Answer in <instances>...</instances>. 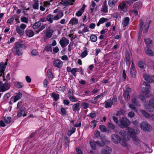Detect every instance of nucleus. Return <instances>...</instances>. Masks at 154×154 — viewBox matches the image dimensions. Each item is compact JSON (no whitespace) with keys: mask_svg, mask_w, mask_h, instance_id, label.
I'll list each match as a JSON object with an SVG mask.
<instances>
[{"mask_svg":"<svg viewBox=\"0 0 154 154\" xmlns=\"http://www.w3.org/2000/svg\"><path fill=\"white\" fill-rule=\"evenodd\" d=\"M138 98L139 99H141V100L143 102H145L146 101V99L145 97L142 95H139L138 96Z\"/></svg>","mask_w":154,"mask_h":154,"instance_id":"bf43d9fd","label":"nucleus"},{"mask_svg":"<svg viewBox=\"0 0 154 154\" xmlns=\"http://www.w3.org/2000/svg\"><path fill=\"white\" fill-rule=\"evenodd\" d=\"M145 51L146 54L150 56H152L154 55V53L152 50L149 48L145 49Z\"/></svg>","mask_w":154,"mask_h":154,"instance_id":"5701e85b","label":"nucleus"},{"mask_svg":"<svg viewBox=\"0 0 154 154\" xmlns=\"http://www.w3.org/2000/svg\"><path fill=\"white\" fill-rule=\"evenodd\" d=\"M41 25V23L40 21H38L35 23L32 26V27L34 29H37Z\"/></svg>","mask_w":154,"mask_h":154,"instance_id":"a19ab883","label":"nucleus"},{"mask_svg":"<svg viewBox=\"0 0 154 154\" xmlns=\"http://www.w3.org/2000/svg\"><path fill=\"white\" fill-rule=\"evenodd\" d=\"M26 35L27 36L31 37H32L34 35V32L32 30H28L26 31Z\"/></svg>","mask_w":154,"mask_h":154,"instance_id":"cd10ccee","label":"nucleus"},{"mask_svg":"<svg viewBox=\"0 0 154 154\" xmlns=\"http://www.w3.org/2000/svg\"><path fill=\"white\" fill-rule=\"evenodd\" d=\"M131 92V89L129 88H126L125 91L123 93V96L126 100H128L130 98L129 94Z\"/></svg>","mask_w":154,"mask_h":154,"instance_id":"9b49d317","label":"nucleus"},{"mask_svg":"<svg viewBox=\"0 0 154 154\" xmlns=\"http://www.w3.org/2000/svg\"><path fill=\"white\" fill-rule=\"evenodd\" d=\"M108 20V19L104 17H102L100 19L97 24V26H99L100 24H102Z\"/></svg>","mask_w":154,"mask_h":154,"instance_id":"a878e982","label":"nucleus"},{"mask_svg":"<svg viewBox=\"0 0 154 154\" xmlns=\"http://www.w3.org/2000/svg\"><path fill=\"white\" fill-rule=\"evenodd\" d=\"M36 1L35 2L32 6L33 8L35 9H38V2L37 0H35Z\"/></svg>","mask_w":154,"mask_h":154,"instance_id":"49530a36","label":"nucleus"},{"mask_svg":"<svg viewBox=\"0 0 154 154\" xmlns=\"http://www.w3.org/2000/svg\"><path fill=\"white\" fill-rule=\"evenodd\" d=\"M111 138L112 142L115 143H119L121 140V139L119 136L116 134H113L112 135Z\"/></svg>","mask_w":154,"mask_h":154,"instance_id":"9d476101","label":"nucleus"},{"mask_svg":"<svg viewBox=\"0 0 154 154\" xmlns=\"http://www.w3.org/2000/svg\"><path fill=\"white\" fill-rule=\"evenodd\" d=\"M47 21L50 23H52L53 22V15L51 14H48L46 17Z\"/></svg>","mask_w":154,"mask_h":154,"instance_id":"c85d7f7f","label":"nucleus"},{"mask_svg":"<svg viewBox=\"0 0 154 154\" xmlns=\"http://www.w3.org/2000/svg\"><path fill=\"white\" fill-rule=\"evenodd\" d=\"M78 23V20L75 17H73L71 18L69 21V23L73 25H76Z\"/></svg>","mask_w":154,"mask_h":154,"instance_id":"393cba45","label":"nucleus"},{"mask_svg":"<svg viewBox=\"0 0 154 154\" xmlns=\"http://www.w3.org/2000/svg\"><path fill=\"white\" fill-rule=\"evenodd\" d=\"M5 122L7 124L9 123L11 121V117H8L7 118L4 119Z\"/></svg>","mask_w":154,"mask_h":154,"instance_id":"0e129e2a","label":"nucleus"},{"mask_svg":"<svg viewBox=\"0 0 154 154\" xmlns=\"http://www.w3.org/2000/svg\"><path fill=\"white\" fill-rule=\"evenodd\" d=\"M130 19L128 17H126L122 21V24L123 27L126 26L128 24Z\"/></svg>","mask_w":154,"mask_h":154,"instance_id":"b1692460","label":"nucleus"},{"mask_svg":"<svg viewBox=\"0 0 154 154\" xmlns=\"http://www.w3.org/2000/svg\"><path fill=\"white\" fill-rule=\"evenodd\" d=\"M22 94L20 92H19L18 93H17L14 98L13 102L15 103L20 99L22 97Z\"/></svg>","mask_w":154,"mask_h":154,"instance_id":"a211bd4d","label":"nucleus"},{"mask_svg":"<svg viewBox=\"0 0 154 154\" xmlns=\"http://www.w3.org/2000/svg\"><path fill=\"white\" fill-rule=\"evenodd\" d=\"M52 97L54 98V100L55 101H57L59 99V94L54 92L51 93Z\"/></svg>","mask_w":154,"mask_h":154,"instance_id":"f704fd0d","label":"nucleus"},{"mask_svg":"<svg viewBox=\"0 0 154 154\" xmlns=\"http://www.w3.org/2000/svg\"><path fill=\"white\" fill-rule=\"evenodd\" d=\"M143 77L144 79L149 83H152L153 82V80L151 76L145 74L143 75Z\"/></svg>","mask_w":154,"mask_h":154,"instance_id":"aec40b11","label":"nucleus"},{"mask_svg":"<svg viewBox=\"0 0 154 154\" xmlns=\"http://www.w3.org/2000/svg\"><path fill=\"white\" fill-rule=\"evenodd\" d=\"M26 113H25V110L24 109H21L20 112L18 113L17 116L18 117H20L21 116H26Z\"/></svg>","mask_w":154,"mask_h":154,"instance_id":"c756f323","label":"nucleus"},{"mask_svg":"<svg viewBox=\"0 0 154 154\" xmlns=\"http://www.w3.org/2000/svg\"><path fill=\"white\" fill-rule=\"evenodd\" d=\"M125 57L126 60H131L130 54L128 52H126Z\"/></svg>","mask_w":154,"mask_h":154,"instance_id":"052dcab7","label":"nucleus"},{"mask_svg":"<svg viewBox=\"0 0 154 154\" xmlns=\"http://www.w3.org/2000/svg\"><path fill=\"white\" fill-rule=\"evenodd\" d=\"M149 103L150 106L154 108V99L150 100L149 101Z\"/></svg>","mask_w":154,"mask_h":154,"instance_id":"e2e57ef3","label":"nucleus"},{"mask_svg":"<svg viewBox=\"0 0 154 154\" xmlns=\"http://www.w3.org/2000/svg\"><path fill=\"white\" fill-rule=\"evenodd\" d=\"M142 6V3L141 2H137L134 3L133 8L134 9L139 10L141 8Z\"/></svg>","mask_w":154,"mask_h":154,"instance_id":"dca6fc26","label":"nucleus"},{"mask_svg":"<svg viewBox=\"0 0 154 154\" xmlns=\"http://www.w3.org/2000/svg\"><path fill=\"white\" fill-rule=\"evenodd\" d=\"M8 60V59H6V62L5 63L3 62H1L0 63V69L2 70V72H4L6 68V66L7 65V62Z\"/></svg>","mask_w":154,"mask_h":154,"instance_id":"6ab92c4d","label":"nucleus"},{"mask_svg":"<svg viewBox=\"0 0 154 154\" xmlns=\"http://www.w3.org/2000/svg\"><path fill=\"white\" fill-rule=\"evenodd\" d=\"M103 97V94H101L100 95H98L94 97V100H97L99 99H102Z\"/></svg>","mask_w":154,"mask_h":154,"instance_id":"4d7b16f0","label":"nucleus"},{"mask_svg":"<svg viewBox=\"0 0 154 154\" xmlns=\"http://www.w3.org/2000/svg\"><path fill=\"white\" fill-rule=\"evenodd\" d=\"M130 74L132 77L133 78H135L136 76V70L134 65L133 62H132L130 68Z\"/></svg>","mask_w":154,"mask_h":154,"instance_id":"ddd939ff","label":"nucleus"},{"mask_svg":"<svg viewBox=\"0 0 154 154\" xmlns=\"http://www.w3.org/2000/svg\"><path fill=\"white\" fill-rule=\"evenodd\" d=\"M80 105V103H75L72 106V109L75 112H76L77 110H79L80 109L79 107Z\"/></svg>","mask_w":154,"mask_h":154,"instance_id":"2f4dec72","label":"nucleus"},{"mask_svg":"<svg viewBox=\"0 0 154 154\" xmlns=\"http://www.w3.org/2000/svg\"><path fill=\"white\" fill-rule=\"evenodd\" d=\"M53 64L55 67L60 68L63 66V62L60 59L54 60L53 61Z\"/></svg>","mask_w":154,"mask_h":154,"instance_id":"f8f14e48","label":"nucleus"},{"mask_svg":"<svg viewBox=\"0 0 154 154\" xmlns=\"http://www.w3.org/2000/svg\"><path fill=\"white\" fill-rule=\"evenodd\" d=\"M75 1L74 0H65L63 1V5L65 6H67L70 5H72L73 2Z\"/></svg>","mask_w":154,"mask_h":154,"instance_id":"f3484780","label":"nucleus"},{"mask_svg":"<svg viewBox=\"0 0 154 154\" xmlns=\"http://www.w3.org/2000/svg\"><path fill=\"white\" fill-rule=\"evenodd\" d=\"M26 49V46L19 42H17L15 44V47L12 49V51L14 54L20 56L21 55L23 52L21 48Z\"/></svg>","mask_w":154,"mask_h":154,"instance_id":"f03ea898","label":"nucleus"},{"mask_svg":"<svg viewBox=\"0 0 154 154\" xmlns=\"http://www.w3.org/2000/svg\"><path fill=\"white\" fill-rule=\"evenodd\" d=\"M129 107L132 110H134L135 112L137 111L135 107L133 104H130L129 105Z\"/></svg>","mask_w":154,"mask_h":154,"instance_id":"69168bd1","label":"nucleus"},{"mask_svg":"<svg viewBox=\"0 0 154 154\" xmlns=\"http://www.w3.org/2000/svg\"><path fill=\"white\" fill-rule=\"evenodd\" d=\"M85 51L82 53L81 57L82 58L85 57L88 54L87 49L86 47H84Z\"/></svg>","mask_w":154,"mask_h":154,"instance_id":"4c0bfd02","label":"nucleus"},{"mask_svg":"<svg viewBox=\"0 0 154 154\" xmlns=\"http://www.w3.org/2000/svg\"><path fill=\"white\" fill-rule=\"evenodd\" d=\"M145 65V64L142 61H139L138 63V65L140 68H143Z\"/></svg>","mask_w":154,"mask_h":154,"instance_id":"8fccbe9b","label":"nucleus"},{"mask_svg":"<svg viewBox=\"0 0 154 154\" xmlns=\"http://www.w3.org/2000/svg\"><path fill=\"white\" fill-rule=\"evenodd\" d=\"M79 69L77 68H73L72 69L71 73L75 77H76L77 75L76 72H78Z\"/></svg>","mask_w":154,"mask_h":154,"instance_id":"e433bc0d","label":"nucleus"},{"mask_svg":"<svg viewBox=\"0 0 154 154\" xmlns=\"http://www.w3.org/2000/svg\"><path fill=\"white\" fill-rule=\"evenodd\" d=\"M112 149L111 148L107 146L103 148L101 150V154H110L112 152Z\"/></svg>","mask_w":154,"mask_h":154,"instance_id":"2eb2a0df","label":"nucleus"},{"mask_svg":"<svg viewBox=\"0 0 154 154\" xmlns=\"http://www.w3.org/2000/svg\"><path fill=\"white\" fill-rule=\"evenodd\" d=\"M141 114L146 118L150 119V116L148 113L144 110H140Z\"/></svg>","mask_w":154,"mask_h":154,"instance_id":"bb28decb","label":"nucleus"},{"mask_svg":"<svg viewBox=\"0 0 154 154\" xmlns=\"http://www.w3.org/2000/svg\"><path fill=\"white\" fill-rule=\"evenodd\" d=\"M66 108H64L63 107H62L60 109L61 112V114L63 116H65L66 114Z\"/></svg>","mask_w":154,"mask_h":154,"instance_id":"864d4df0","label":"nucleus"},{"mask_svg":"<svg viewBox=\"0 0 154 154\" xmlns=\"http://www.w3.org/2000/svg\"><path fill=\"white\" fill-rule=\"evenodd\" d=\"M82 107L84 109H86L89 107V105L86 102H82L81 104Z\"/></svg>","mask_w":154,"mask_h":154,"instance_id":"a18cd8bd","label":"nucleus"},{"mask_svg":"<svg viewBox=\"0 0 154 154\" xmlns=\"http://www.w3.org/2000/svg\"><path fill=\"white\" fill-rule=\"evenodd\" d=\"M139 132V130L137 128H128V132L130 136L133 138V142L136 145H138L140 141L136 137V134Z\"/></svg>","mask_w":154,"mask_h":154,"instance_id":"f257e3e1","label":"nucleus"},{"mask_svg":"<svg viewBox=\"0 0 154 154\" xmlns=\"http://www.w3.org/2000/svg\"><path fill=\"white\" fill-rule=\"evenodd\" d=\"M132 103L135 105L137 106H138L139 105L138 102L135 98H133L132 99Z\"/></svg>","mask_w":154,"mask_h":154,"instance_id":"603ef678","label":"nucleus"},{"mask_svg":"<svg viewBox=\"0 0 154 154\" xmlns=\"http://www.w3.org/2000/svg\"><path fill=\"white\" fill-rule=\"evenodd\" d=\"M65 144L66 146L69 145V143H70V140L69 137H66L65 138Z\"/></svg>","mask_w":154,"mask_h":154,"instance_id":"338daca9","label":"nucleus"},{"mask_svg":"<svg viewBox=\"0 0 154 154\" xmlns=\"http://www.w3.org/2000/svg\"><path fill=\"white\" fill-rule=\"evenodd\" d=\"M101 11L102 13H107L108 12L107 5L103 4Z\"/></svg>","mask_w":154,"mask_h":154,"instance_id":"4be33fe9","label":"nucleus"},{"mask_svg":"<svg viewBox=\"0 0 154 154\" xmlns=\"http://www.w3.org/2000/svg\"><path fill=\"white\" fill-rule=\"evenodd\" d=\"M44 50L48 52H52V48L51 45H48L46 46L44 49Z\"/></svg>","mask_w":154,"mask_h":154,"instance_id":"37998d69","label":"nucleus"},{"mask_svg":"<svg viewBox=\"0 0 154 154\" xmlns=\"http://www.w3.org/2000/svg\"><path fill=\"white\" fill-rule=\"evenodd\" d=\"M117 0H111L108 2V5L110 7H113L117 3Z\"/></svg>","mask_w":154,"mask_h":154,"instance_id":"72a5a7b5","label":"nucleus"},{"mask_svg":"<svg viewBox=\"0 0 154 154\" xmlns=\"http://www.w3.org/2000/svg\"><path fill=\"white\" fill-rule=\"evenodd\" d=\"M149 88L145 87L143 88H142L143 93L147 97L148 96H147V94H149Z\"/></svg>","mask_w":154,"mask_h":154,"instance_id":"473e14b6","label":"nucleus"},{"mask_svg":"<svg viewBox=\"0 0 154 154\" xmlns=\"http://www.w3.org/2000/svg\"><path fill=\"white\" fill-rule=\"evenodd\" d=\"M126 6V4L125 3H123L122 5H119L118 6V8L120 9L122 11H123Z\"/></svg>","mask_w":154,"mask_h":154,"instance_id":"6e6d98bb","label":"nucleus"},{"mask_svg":"<svg viewBox=\"0 0 154 154\" xmlns=\"http://www.w3.org/2000/svg\"><path fill=\"white\" fill-rule=\"evenodd\" d=\"M10 85L9 83H3L0 81V91L5 92L8 90L10 88Z\"/></svg>","mask_w":154,"mask_h":154,"instance_id":"423d86ee","label":"nucleus"},{"mask_svg":"<svg viewBox=\"0 0 154 154\" xmlns=\"http://www.w3.org/2000/svg\"><path fill=\"white\" fill-rule=\"evenodd\" d=\"M144 42L146 45H150L152 44V41L149 39H144Z\"/></svg>","mask_w":154,"mask_h":154,"instance_id":"774afa93","label":"nucleus"},{"mask_svg":"<svg viewBox=\"0 0 154 154\" xmlns=\"http://www.w3.org/2000/svg\"><path fill=\"white\" fill-rule=\"evenodd\" d=\"M76 130V128L75 127L72 128L71 129L68 131L67 133V134L68 136H70L72 134L74 133Z\"/></svg>","mask_w":154,"mask_h":154,"instance_id":"58836bf2","label":"nucleus"},{"mask_svg":"<svg viewBox=\"0 0 154 154\" xmlns=\"http://www.w3.org/2000/svg\"><path fill=\"white\" fill-rule=\"evenodd\" d=\"M100 130L103 132H106L107 131V129L105 126L104 125H100L99 126Z\"/></svg>","mask_w":154,"mask_h":154,"instance_id":"c03bdc74","label":"nucleus"},{"mask_svg":"<svg viewBox=\"0 0 154 154\" xmlns=\"http://www.w3.org/2000/svg\"><path fill=\"white\" fill-rule=\"evenodd\" d=\"M150 23V21L149 22H147L144 25L143 21L141 19L140 20L139 23L140 29L139 31V35L142 33V31L143 30V35H146L148 32Z\"/></svg>","mask_w":154,"mask_h":154,"instance_id":"7ed1b4c3","label":"nucleus"},{"mask_svg":"<svg viewBox=\"0 0 154 154\" xmlns=\"http://www.w3.org/2000/svg\"><path fill=\"white\" fill-rule=\"evenodd\" d=\"M54 32V30L51 29V27L48 26L46 29L44 30L43 32L47 37L50 38L52 37Z\"/></svg>","mask_w":154,"mask_h":154,"instance_id":"0eeeda50","label":"nucleus"},{"mask_svg":"<svg viewBox=\"0 0 154 154\" xmlns=\"http://www.w3.org/2000/svg\"><path fill=\"white\" fill-rule=\"evenodd\" d=\"M130 122L125 117H123L119 121V126L121 128H126L130 125Z\"/></svg>","mask_w":154,"mask_h":154,"instance_id":"20e7f679","label":"nucleus"},{"mask_svg":"<svg viewBox=\"0 0 154 154\" xmlns=\"http://www.w3.org/2000/svg\"><path fill=\"white\" fill-rule=\"evenodd\" d=\"M47 75L49 79H52L53 78V75L51 72V69H48L47 71Z\"/></svg>","mask_w":154,"mask_h":154,"instance_id":"79ce46f5","label":"nucleus"},{"mask_svg":"<svg viewBox=\"0 0 154 154\" xmlns=\"http://www.w3.org/2000/svg\"><path fill=\"white\" fill-rule=\"evenodd\" d=\"M69 98L70 100L72 102H75L78 101V100L77 99L75 98L73 96H70V97H69Z\"/></svg>","mask_w":154,"mask_h":154,"instance_id":"680f3d73","label":"nucleus"},{"mask_svg":"<svg viewBox=\"0 0 154 154\" xmlns=\"http://www.w3.org/2000/svg\"><path fill=\"white\" fill-rule=\"evenodd\" d=\"M20 20L22 22H24L26 23H28V19L26 17H21L20 18Z\"/></svg>","mask_w":154,"mask_h":154,"instance_id":"13d9d810","label":"nucleus"},{"mask_svg":"<svg viewBox=\"0 0 154 154\" xmlns=\"http://www.w3.org/2000/svg\"><path fill=\"white\" fill-rule=\"evenodd\" d=\"M145 146H146V152L149 153H151L152 152V149L148 145L145 144Z\"/></svg>","mask_w":154,"mask_h":154,"instance_id":"de8ad7c7","label":"nucleus"},{"mask_svg":"<svg viewBox=\"0 0 154 154\" xmlns=\"http://www.w3.org/2000/svg\"><path fill=\"white\" fill-rule=\"evenodd\" d=\"M141 128L144 131L149 132L152 129V127L151 125L148 123L143 122L140 125Z\"/></svg>","mask_w":154,"mask_h":154,"instance_id":"6e6552de","label":"nucleus"},{"mask_svg":"<svg viewBox=\"0 0 154 154\" xmlns=\"http://www.w3.org/2000/svg\"><path fill=\"white\" fill-rule=\"evenodd\" d=\"M90 144L92 149L95 150L96 149V141H91Z\"/></svg>","mask_w":154,"mask_h":154,"instance_id":"7c9ffc66","label":"nucleus"},{"mask_svg":"<svg viewBox=\"0 0 154 154\" xmlns=\"http://www.w3.org/2000/svg\"><path fill=\"white\" fill-rule=\"evenodd\" d=\"M17 32L20 35L22 36L24 33V30L19 28V26H17L16 28Z\"/></svg>","mask_w":154,"mask_h":154,"instance_id":"412c9836","label":"nucleus"},{"mask_svg":"<svg viewBox=\"0 0 154 154\" xmlns=\"http://www.w3.org/2000/svg\"><path fill=\"white\" fill-rule=\"evenodd\" d=\"M90 39L92 42H95L97 41V37L95 35L92 34L91 35Z\"/></svg>","mask_w":154,"mask_h":154,"instance_id":"ea45409f","label":"nucleus"},{"mask_svg":"<svg viewBox=\"0 0 154 154\" xmlns=\"http://www.w3.org/2000/svg\"><path fill=\"white\" fill-rule=\"evenodd\" d=\"M15 85L17 88H21L23 87V83L19 82H16L15 83Z\"/></svg>","mask_w":154,"mask_h":154,"instance_id":"c9c22d12","label":"nucleus"},{"mask_svg":"<svg viewBox=\"0 0 154 154\" xmlns=\"http://www.w3.org/2000/svg\"><path fill=\"white\" fill-rule=\"evenodd\" d=\"M119 134L121 135L125 141H128L130 140L129 138L128 137L126 131L123 130H121L120 131Z\"/></svg>","mask_w":154,"mask_h":154,"instance_id":"4468645a","label":"nucleus"},{"mask_svg":"<svg viewBox=\"0 0 154 154\" xmlns=\"http://www.w3.org/2000/svg\"><path fill=\"white\" fill-rule=\"evenodd\" d=\"M97 122V121L96 120H94L92 121L91 122V127L93 128H94L96 126V124Z\"/></svg>","mask_w":154,"mask_h":154,"instance_id":"5fc2aeb1","label":"nucleus"},{"mask_svg":"<svg viewBox=\"0 0 154 154\" xmlns=\"http://www.w3.org/2000/svg\"><path fill=\"white\" fill-rule=\"evenodd\" d=\"M69 42V41L65 37H63L60 40L59 43L61 47L63 48L68 45Z\"/></svg>","mask_w":154,"mask_h":154,"instance_id":"1a4fd4ad","label":"nucleus"},{"mask_svg":"<svg viewBox=\"0 0 154 154\" xmlns=\"http://www.w3.org/2000/svg\"><path fill=\"white\" fill-rule=\"evenodd\" d=\"M107 127L109 128L112 130H114L115 128V126L110 122L108 123Z\"/></svg>","mask_w":154,"mask_h":154,"instance_id":"3c124183","label":"nucleus"},{"mask_svg":"<svg viewBox=\"0 0 154 154\" xmlns=\"http://www.w3.org/2000/svg\"><path fill=\"white\" fill-rule=\"evenodd\" d=\"M97 144L99 146H104L105 143L103 141H96Z\"/></svg>","mask_w":154,"mask_h":154,"instance_id":"09e8293b","label":"nucleus"},{"mask_svg":"<svg viewBox=\"0 0 154 154\" xmlns=\"http://www.w3.org/2000/svg\"><path fill=\"white\" fill-rule=\"evenodd\" d=\"M117 102V100L116 97L114 96L112 99H108L106 101L105 107L107 108H110L114 103Z\"/></svg>","mask_w":154,"mask_h":154,"instance_id":"39448f33","label":"nucleus"}]
</instances>
